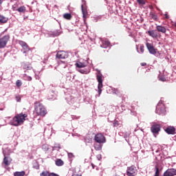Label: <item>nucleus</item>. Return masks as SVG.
<instances>
[{
    "mask_svg": "<svg viewBox=\"0 0 176 176\" xmlns=\"http://www.w3.org/2000/svg\"><path fill=\"white\" fill-rule=\"evenodd\" d=\"M50 176H59V175L56 173H50Z\"/></svg>",
    "mask_w": 176,
    "mask_h": 176,
    "instance_id": "a19ab883",
    "label": "nucleus"
},
{
    "mask_svg": "<svg viewBox=\"0 0 176 176\" xmlns=\"http://www.w3.org/2000/svg\"><path fill=\"white\" fill-rule=\"evenodd\" d=\"M154 176H160V170L159 169V166H157V165L155 166V173Z\"/></svg>",
    "mask_w": 176,
    "mask_h": 176,
    "instance_id": "393cba45",
    "label": "nucleus"
},
{
    "mask_svg": "<svg viewBox=\"0 0 176 176\" xmlns=\"http://www.w3.org/2000/svg\"><path fill=\"white\" fill-rule=\"evenodd\" d=\"M72 176H82V175H79V174H74Z\"/></svg>",
    "mask_w": 176,
    "mask_h": 176,
    "instance_id": "49530a36",
    "label": "nucleus"
},
{
    "mask_svg": "<svg viewBox=\"0 0 176 176\" xmlns=\"http://www.w3.org/2000/svg\"><path fill=\"white\" fill-rule=\"evenodd\" d=\"M68 157H69L70 159H72V157H74V154L72 153H69Z\"/></svg>",
    "mask_w": 176,
    "mask_h": 176,
    "instance_id": "ea45409f",
    "label": "nucleus"
},
{
    "mask_svg": "<svg viewBox=\"0 0 176 176\" xmlns=\"http://www.w3.org/2000/svg\"><path fill=\"white\" fill-rule=\"evenodd\" d=\"M56 166H58V167L61 166H64V161L61 159H57L55 162Z\"/></svg>",
    "mask_w": 176,
    "mask_h": 176,
    "instance_id": "aec40b11",
    "label": "nucleus"
},
{
    "mask_svg": "<svg viewBox=\"0 0 176 176\" xmlns=\"http://www.w3.org/2000/svg\"><path fill=\"white\" fill-rule=\"evenodd\" d=\"M174 26L176 28V22L174 23Z\"/></svg>",
    "mask_w": 176,
    "mask_h": 176,
    "instance_id": "8fccbe9b",
    "label": "nucleus"
},
{
    "mask_svg": "<svg viewBox=\"0 0 176 176\" xmlns=\"http://www.w3.org/2000/svg\"><path fill=\"white\" fill-rule=\"evenodd\" d=\"M159 80H161V82H166V77L163 76H160L159 77Z\"/></svg>",
    "mask_w": 176,
    "mask_h": 176,
    "instance_id": "f704fd0d",
    "label": "nucleus"
},
{
    "mask_svg": "<svg viewBox=\"0 0 176 176\" xmlns=\"http://www.w3.org/2000/svg\"><path fill=\"white\" fill-rule=\"evenodd\" d=\"M137 2L140 6H144V5H145V1L144 0H137Z\"/></svg>",
    "mask_w": 176,
    "mask_h": 176,
    "instance_id": "7c9ffc66",
    "label": "nucleus"
},
{
    "mask_svg": "<svg viewBox=\"0 0 176 176\" xmlns=\"http://www.w3.org/2000/svg\"><path fill=\"white\" fill-rule=\"evenodd\" d=\"M94 140L96 142H98V144H104L106 141L105 136L102 133L96 134L94 137Z\"/></svg>",
    "mask_w": 176,
    "mask_h": 176,
    "instance_id": "423d86ee",
    "label": "nucleus"
},
{
    "mask_svg": "<svg viewBox=\"0 0 176 176\" xmlns=\"http://www.w3.org/2000/svg\"><path fill=\"white\" fill-rule=\"evenodd\" d=\"M114 127H118L119 126V121H115L113 123Z\"/></svg>",
    "mask_w": 176,
    "mask_h": 176,
    "instance_id": "4c0bfd02",
    "label": "nucleus"
},
{
    "mask_svg": "<svg viewBox=\"0 0 176 176\" xmlns=\"http://www.w3.org/2000/svg\"><path fill=\"white\" fill-rule=\"evenodd\" d=\"M110 45L111 42H109V41H104L103 42V46H104V47H108Z\"/></svg>",
    "mask_w": 176,
    "mask_h": 176,
    "instance_id": "cd10ccee",
    "label": "nucleus"
},
{
    "mask_svg": "<svg viewBox=\"0 0 176 176\" xmlns=\"http://www.w3.org/2000/svg\"><path fill=\"white\" fill-rule=\"evenodd\" d=\"M98 160H100V159H101V155H98Z\"/></svg>",
    "mask_w": 176,
    "mask_h": 176,
    "instance_id": "de8ad7c7",
    "label": "nucleus"
},
{
    "mask_svg": "<svg viewBox=\"0 0 176 176\" xmlns=\"http://www.w3.org/2000/svg\"><path fill=\"white\" fill-rule=\"evenodd\" d=\"M21 85H23V83L21 82V80H17L16 82V85L17 87H21Z\"/></svg>",
    "mask_w": 176,
    "mask_h": 176,
    "instance_id": "473e14b6",
    "label": "nucleus"
},
{
    "mask_svg": "<svg viewBox=\"0 0 176 176\" xmlns=\"http://www.w3.org/2000/svg\"><path fill=\"white\" fill-rule=\"evenodd\" d=\"M49 171L46 170V171H43L41 174L40 176H50Z\"/></svg>",
    "mask_w": 176,
    "mask_h": 176,
    "instance_id": "c85d7f7f",
    "label": "nucleus"
},
{
    "mask_svg": "<svg viewBox=\"0 0 176 176\" xmlns=\"http://www.w3.org/2000/svg\"><path fill=\"white\" fill-rule=\"evenodd\" d=\"M3 2V0H0V6L2 5Z\"/></svg>",
    "mask_w": 176,
    "mask_h": 176,
    "instance_id": "09e8293b",
    "label": "nucleus"
},
{
    "mask_svg": "<svg viewBox=\"0 0 176 176\" xmlns=\"http://www.w3.org/2000/svg\"><path fill=\"white\" fill-rule=\"evenodd\" d=\"M137 168L134 166H131L127 168L126 175L128 176H135L137 175Z\"/></svg>",
    "mask_w": 176,
    "mask_h": 176,
    "instance_id": "0eeeda50",
    "label": "nucleus"
},
{
    "mask_svg": "<svg viewBox=\"0 0 176 176\" xmlns=\"http://www.w3.org/2000/svg\"><path fill=\"white\" fill-rule=\"evenodd\" d=\"M114 93L116 94H119V91L118 89H114Z\"/></svg>",
    "mask_w": 176,
    "mask_h": 176,
    "instance_id": "37998d69",
    "label": "nucleus"
},
{
    "mask_svg": "<svg viewBox=\"0 0 176 176\" xmlns=\"http://www.w3.org/2000/svg\"><path fill=\"white\" fill-rule=\"evenodd\" d=\"M140 65L142 67H145V66H146V63H140Z\"/></svg>",
    "mask_w": 176,
    "mask_h": 176,
    "instance_id": "79ce46f5",
    "label": "nucleus"
},
{
    "mask_svg": "<svg viewBox=\"0 0 176 176\" xmlns=\"http://www.w3.org/2000/svg\"><path fill=\"white\" fill-rule=\"evenodd\" d=\"M24 78H26V80H28L29 82H31V80H32V78L31 76H27V74L24 75Z\"/></svg>",
    "mask_w": 176,
    "mask_h": 176,
    "instance_id": "72a5a7b5",
    "label": "nucleus"
},
{
    "mask_svg": "<svg viewBox=\"0 0 176 176\" xmlns=\"http://www.w3.org/2000/svg\"><path fill=\"white\" fill-rule=\"evenodd\" d=\"M151 19L154 20V21H159V17L157 16V14L155 13H151L150 14Z\"/></svg>",
    "mask_w": 176,
    "mask_h": 176,
    "instance_id": "4be33fe9",
    "label": "nucleus"
},
{
    "mask_svg": "<svg viewBox=\"0 0 176 176\" xmlns=\"http://www.w3.org/2000/svg\"><path fill=\"white\" fill-rule=\"evenodd\" d=\"M140 50L141 53H144V45H141V46L140 47Z\"/></svg>",
    "mask_w": 176,
    "mask_h": 176,
    "instance_id": "58836bf2",
    "label": "nucleus"
},
{
    "mask_svg": "<svg viewBox=\"0 0 176 176\" xmlns=\"http://www.w3.org/2000/svg\"><path fill=\"white\" fill-rule=\"evenodd\" d=\"M9 39H10V36L9 35H6L3 38H0V49H3V47L8 45Z\"/></svg>",
    "mask_w": 176,
    "mask_h": 176,
    "instance_id": "39448f33",
    "label": "nucleus"
},
{
    "mask_svg": "<svg viewBox=\"0 0 176 176\" xmlns=\"http://www.w3.org/2000/svg\"><path fill=\"white\" fill-rule=\"evenodd\" d=\"M165 19H169L168 14H164Z\"/></svg>",
    "mask_w": 176,
    "mask_h": 176,
    "instance_id": "c03bdc74",
    "label": "nucleus"
},
{
    "mask_svg": "<svg viewBox=\"0 0 176 176\" xmlns=\"http://www.w3.org/2000/svg\"><path fill=\"white\" fill-rule=\"evenodd\" d=\"M21 67L23 69H25V71H28L32 68V66H31V64L25 63H22Z\"/></svg>",
    "mask_w": 176,
    "mask_h": 176,
    "instance_id": "dca6fc26",
    "label": "nucleus"
},
{
    "mask_svg": "<svg viewBox=\"0 0 176 176\" xmlns=\"http://www.w3.org/2000/svg\"><path fill=\"white\" fill-rule=\"evenodd\" d=\"M96 79L98 82V94H101L102 91V74H101V72L98 69H96Z\"/></svg>",
    "mask_w": 176,
    "mask_h": 176,
    "instance_id": "7ed1b4c3",
    "label": "nucleus"
},
{
    "mask_svg": "<svg viewBox=\"0 0 176 176\" xmlns=\"http://www.w3.org/2000/svg\"><path fill=\"white\" fill-rule=\"evenodd\" d=\"M165 131H166V133H167V134L174 135V134H175V128L174 126H168L165 129Z\"/></svg>",
    "mask_w": 176,
    "mask_h": 176,
    "instance_id": "ddd939ff",
    "label": "nucleus"
},
{
    "mask_svg": "<svg viewBox=\"0 0 176 176\" xmlns=\"http://www.w3.org/2000/svg\"><path fill=\"white\" fill-rule=\"evenodd\" d=\"M166 109H164V106L162 104H158L156 107V112L159 113V115H162V113H164Z\"/></svg>",
    "mask_w": 176,
    "mask_h": 176,
    "instance_id": "f8f14e48",
    "label": "nucleus"
},
{
    "mask_svg": "<svg viewBox=\"0 0 176 176\" xmlns=\"http://www.w3.org/2000/svg\"><path fill=\"white\" fill-rule=\"evenodd\" d=\"M76 67L77 68H85V67H87V63L78 62L76 63Z\"/></svg>",
    "mask_w": 176,
    "mask_h": 176,
    "instance_id": "a211bd4d",
    "label": "nucleus"
},
{
    "mask_svg": "<svg viewBox=\"0 0 176 176\" xmlns=\"http://www.w3.org/2000/svg\"><path fill=\"white\" fill-rule=\"evenodd\" d=\"M102 148V147L100 146V144H94V148L96 149V151H101Z\"/></svg>",
    "mask_w": 176,
    "mask_h": 176,
    "instance_id": "bb28decb",
    "label": "nucleus"
},
{
    "mask_svg": "<svg viewBox=\"0 0 176 176\" xmlns=\"http://www.w3.org/2000/svg\"><path fill=\"white\" fill-rule=\"evenodd\" d=\"M0 111H3V109H0Z\"/></svg>",
    "mask_w": 176,
    "mask_h": 176,
    "instance_id": "3c124183",
    "label": "nucleus"
},
{
    "mask_svg": "<svg viewBox=\"0 0 176 176\" xmlns=\"http://www.w3.org/2000/svg\"><path fill=\"white\" fill-rule=\"evenodd\" d=\"M34 112L37 115V116H45L46 113H47L46 108L39 101H37L34 103Z\"/></svg>",
    "mask_w": 176,
    "mask_h": 176,
    "instance_id": "f03ea898",
    "label": "nucleus"
},
{
    "mask_svg": "<svg viewBox=\"0 0 176 176\" xmlns=\"http://www.w3.org/2000/svg\"><path fill=\"white\" fill-rule=\"evenodd\" d=\"M16 100L17 101V102H20V101H21V98L20 96H16L15 97Z\"/></svg>",
    "mask_w": 176,
    "mask_h": 176,
    "instance_id": "e433bc0d",
    "label": "nucleus"
},
{
    "mask_svg": "<svg viewBox=\"0 0 176 176\" xmlns=\"http://www.w3.org/2000/svg\"><path fill=\"white\" fill-rule=\"evenodd\" d=\"M78 72H80V74H85V75H87V74H89V71H87V70H85V69H78Z\"/></svg>",
    "mask_w": 176,
    "mask_h": 176,
    "instance_id": "c756f323",
    "label": "nucleus"
},
{
    "mask_svg": "<svg viewBox=\"0 0 176 176\" xmlns=\"http://www.w3.org/2000/svg\"><path fill=\"white\" fill-rule=\"evenodd\" d=\"M56 58H68V52L59 51L56 54Z\"/></svg>",
    "mask_w": 176,
    "mask_h": 176,
    "instance_id": "9b49d317",
    "label": "nucleus"
},
{
    "mask_svg": "<svg viewBox=\"0 0 176 176\" xmlns=\"http://www.w3.org/2000/svg\"><path fill=\"white\" fill-rule=\"evenodd\" d=\"M27 114H23V113L17 114L10 121V124L15 126H21V124L25 122V118H27Z\"/></svg>",
    "mask_w": 176,
    "mask_h": 176,
    "instance_id": "f257e3e1",
    "label": "nucleus"
},
{
    "mask_svg": "<svg viewBox=\"0 0 176 176\" xmlns=\"http://www.w3.org/2000/svg\"><path fill=\"white\" fill-rule=\"evenodd\" d=\"M23 49V53H28V52H30V46H28V44H27L26 45L22 47Z\"/></svg>",
    "mask_w": 176,
    "mask_h": 176,
    "instance_id": "a878e982",
    "label": "nucleus"
},
{
    "mask_svg": "<svg viewBox=\"0 0 176 176\" xmlns=\"http://www.w3.org/2000/svg\"><path fill=\"white\" fill-rule=\"evenodd\" d=\"M19 45L22 47H23L24 46H26L28 44H27V43H25V42H24V41H19Z\"/></svg>",
    "mask_w": 176,
    "mask_h": 176,
    "instance_id": "2f4dec72",
    "label": "nucleus"
},
{
    "mask_svg": "<svg viewBox=\"0 0 176 176\" xmlns=\"http://www.w3.org/2000/svg\"><path fill=\"white\" fill-rule=\"evenodd\" d=\"M16 10L17 12H19V13H25V6H21Z\"/></svg>",
    "mask_w": 176,
    "mask_h": 176,
    "instance_id": "b1692460",
    "label": "nucleus"
},
{
    "mask_svg": "<svg viewBox=\"0 0 176 176\" xmlns=\"http://www.w3.org/2000/svg\"><path fill=\"white\" fill-rule=\"evenodd\" d=\"M81 11L82 14V17L84 21H86V19L89 16V12H87V6L86 5V1H82V4L81 5Z\"/></svg>",
    "mask_w": 176,
    "mask_h": 176,
    "instance_id": "20e7f679",
    "label": "nucleus"
},
{
    "mask_svg": "<svg viewBox=\"0 0 176 176\" xmlns=\"http://www.w3.org/2000/svg\"><path fill=\"white\" fill-rule=\"evenodd\" d=\"M10 163H12V157H10V156L6 157L4 155L3 164H5V166H10Z\"/></svg>",
    "mask_w": 176,
    "mask_h": 176,
    "instance_id": "4468645a",
    "label": "nucleus"
},
{
    "mask_svg": "<svg viewBox=\"0 0 176 176\" xmlns=\"http://www.w3.org/2000/svg\"><path fill=\"white\" fill-rule=\"evenodd\" d=\"M176 175V169L168 168L163 174V176H174Z\"/></svg>",
    "mask_w": 176,
    "mask_h": 176,
    "instance_id": "1a4fd4ad",
    "label": "nucleus"
},
{
    "mask_svg": "<svg viewBox=\"0 0 176 176\" xmlns=\"http://www.w3.org/2000/svg\"><path fill=\"white\" fill-rule=\"evenodd\" d=\"M54 149L58 151V149H61V146L60 144H56L54 146Z\"/></svg>",
    "mask_w": 176,
    "mask_h": 176,
    "instance_id": "c9c22d12",
    "label": "nucleus"
},
{
    "mask_svg": "<svg viewBox=\"0 0 176 176\" xmlns=\"http://www.w3.org/2000/svg\"><path fill=\"white\" fill-rule=\"evenodd\" d=\"M146 46L149 52V53H151V54H156V53H157V49H155V47H153V45L147 43L146 44Z\"/></svg>",
    "mask_w": 176,
    "mask_h": 176,
    "instance_id": "6e6552de",
    "label": "nucleus"
},
{
    "mask_svg": "<svg viewBox=\"0 0 176 176\" xmlns=\"http://www.w3.org/2000/svg\"><path fill=\"white\" fill-rule=\"evenodd\" d=\"M92 168H96V165L94 164H91Z\"/></svg>",
    "mask_w": 176,
    "mask_h": 176,
    "instance_id": "a18cd8bd",
    "label": "nucleus"
},
{
    "mask_svg": "<svg viewBox=\"0 0 176 176\" xmlns=\"http://www.w3.org/2000/svg\"><path fill=\"white\" fill-rule=\"evenodd\" d=\"M148 34L151 38H157L159 36V34L155 30H149L148 31Z\"/></svg>",
    "mask_w": 176,
    "mask_h": 176,
    "instance_id": "f3484780",
    "label": "nucleus"
},
{
    "mask_svg": "<svg viewBox=\"0 0 176 176\" xmlns=\"http://www.w3.org/2000/svg\"><path fill=\"white\" fill-rule=\"evenodd\" d=\"M63 19H65V20H71L72 15L69 13H65L63 14Z\"/></svg>",
    "mask_w": 176,
    "mask_h": 176,
    "instance_id": "5701e85b",
    "label": "nucleus"
},
{
    "mask_svg": "<svg viewBox=\"0 0 176 176\" xmlns=\"http://www.w3.org/2000/svg\"><path fill=\"white\" fill-rule=\"evenodd\" d=\"M151 132L154 134H159L160 131V124H154L151 127Z\"/></svg>",
    "mask_w": 176,
    "mask_h": 176,
    "instance_id": "9d476101",
    "label": "nucleus"
},
{
    "mask_svg": "<svg viewBox=\"0 0 176 176\" xmlns=\"http://www.w3.org/2000/svg\"><path fill=\"white\" fill-rule=\"evenodd\" d=\"M25 171L22 170L21 172L16 171L14 173V176H25Z\"/></svg>",
    "mask_w": 176,
    "mask_h": 176,
    "instance_id": "412c9836",
    "label": "nucleus"
},
{
    "mask_svg": "<svg viewBox=\"0 0 176 176\" xmlns=\"http://www.w3.org/2000/svg\"><path fill=\"white\" fill-rule=\"evenodd\" d=\"M8 17L4 16L3 15H0V23L1 24H5V23H8Z\"/></svg>",
    "mask_w": 176,
    "mask_h": 176,
    "instance_id": "6ab92c4d",
    "label": "nucleus"
},
{
    "mask_svg": "<svg viewBox=\"0 0 176 176\" xmlns=\"http://www.w3.org/2000/svg\"><path fill=\"white\" fill-rule=\"evenodd\" d=\"M156 30H157V31H158V32H162V34H166V32L167 31L166 28L162 25H157Z\"/></svg>",
    "mask_w": 176,
    "mask_h": 176,
    "instance_id": "2eb2a0df",
    "label": "nucleus"
}]
</instances>
